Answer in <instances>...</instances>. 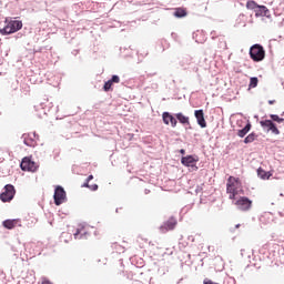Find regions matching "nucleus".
<instances>
[{"instance_id": "14", "label": "nucleus", "mask_w": 284, "mask_h": 284, "mask_svg": "<svg viewBox=\"0 0 284 284\" xmlns=\"http://www.w3.org/2000/svg\"><path fill=\"white\" fill-rule=\"evenodd\" d=\"M21 139L23 140V143L27 145V148H36L37 146V140L32 136V133H24L22 134Z\"/></svg>"}, {"instance_id": "28", "label": "nucleus", "mask_w": 284, "mask_h": 284, "mask_svg": "<svg viewBox=\"0 0 284 284\" xmlns=\"http://www.w3.org/2000/svg\"><path fill=\"white\" fill-rule=\"evenodd\" d=\"M112 85H114V84L110 80L105 81L104 85H103V91L110 92V90H112Z\"/></svg>"}, {"instance_id": "42", "label": "nucleus", "mask_w": 284, "mask_h": 284, "mask_svg": "<svg viewBox=\"0 0 284 284\" xmlns=\"http://www.w3.org/2000/svg\"><path fill=\"white\" fill-rule=\"evenodd\" d=\"M140 57H148V52L140 53Z\"/></svg>"}, {"instance_id": "13", "label": "nucleus", "mask_w": 284, "mask_h": 284, "mask_svg": "<svg viewBox=\"0 0 284 284\" xmlns=\"http://www.w3.org/2000/svg\"><path fill=\"white\" fill-rule=\"evenodd\" d=\"M255 17H266V19H270L272 14L270 13V9H267L264 4H257V9L255 10Z\"/></svg>"}, {"instance_id": "45", "label": "nucleus", "mask_w": 284, "mask_h": 284, "mask_svg": "<svg viewBox=\"0 0 284 284\" xmlns=\"http://www.w3.org/2000/svg\"><path fill=\"white\" fill-rule=\"evenodd\" d=\"M241 227V224L235 225V230H239Z\"/></svg>"}, {"instance_id": "31", "label": "nucleus", "mask_w": 284, "mask_h": 284, "mask_svg": "<svg viewBox=\"0 0 284 284\" xmlns=\"http://www.w3.org/2000/svg\"><path fill=\"white\" fill-rule=\"evenodd\" d=\"M89 190H91V192H97V190H99V184L89 185Z\"/></svg>"}, {"instance_id": "18", "label": "nucleus", "mask_w": 284, "mask_h": 284, "mask_svg": "<svg viewBox=\"0 0 284 284\" xmlns=\"http://www.w3.org/2000/svg\"><path fill=\"white\" fill-rule=\"evenodd\" d=\"M36 112H38L39 119H43L45 114H48L49 110H47L45 104L42 102L38 105H34Z\"/></svg>"}, {"instance_id": "1", "label": "nucleus", "mask_w": 284, "mask_h": 284, "mask_svg": "<svg viewBox=\"0 0 284 284\" xmlns=\"http://www.w3.org/2000/svg\"><path fill=\"white\" fill-rule=\"evenodd\" d=\"M242 185L241 179L234 178L232 175L229 176L226 181V194L231 201H234L239 194H243V189H240Z\"/></svg>"}, {"instance_id": "32", "label": "nucleus", "mask_w": 284, "mask_h": 284, "mask_svg": "<svg viewBox=\"0 0 284 284\" xmlns=\"http://www.w3.org/2000/svg\"><path fill=\"white\" fill-rule=\"evenodd\" d=\"M267 247H270V245L264 244V245L260 248V254H265V250H267Z\"/></svg>"}, {"instance_id": "29", "label": "nucleus", "mask_w": 284, "mask_h": 284, "mask_svg": "<svg viewBox=\"0 0 284 284\" xmlns=\"http://www.w3.org/2000/svg\"><path fill=\"white\" fill-rule=\"evenodd\" d=\"M109 81L112 82L113 84L114 83H119L121 81V78L119 75H116V74H113L111 77V79H109Z\"/></svg>"}, {"instance_id": "16", "label": "nucleus", "mask_w": 284, "mask_h": 284, "mask_svg": "<svg viewBox=\"0 0 284 284\" xmlns=\"http://www.w3.org/2000/svg\"><path fill=\"white\" fill-rule=\"evenodd\" d=\"M8 26L11 30V32L14 34V32H19L21 28H23V22L21 20H10L8 22Z\"/></svg>"}, {"instance_id": "35", "label": "nucleus", "mask_w": 284, "mask_h": 284, "mask_svg": "<svg viewBox=\"0 0 284 284\" xmlns=\"http://www.w3.org/2000/svg\"><path fill=\"white\" fill-rule=\"evenodd\" d=\"M82 187L90 189V182L85 180V182L82 184Z\"/></svg>"}, {"instance_id": "48", "label": "nucleus", "mask_w": 284, "mask_h": 284, "mask_svg": "<svg viewBox=\"0 0 284 284\" xmlns=\"http://www.w3.org/2000/svg\"><path fill=\"white\" fill-rule=\"evenodd\" d=\"M94 235L97 236V232H94Z\"/></svg>"}, {"instance_id": "34", "label": "nucleus", "mask_w": 284, "mask_h": 284, "mask_svg": "<svg viewBox=\"0 0 284 284\" xmlns=\"http://www.w3.org/2000/svg\"><path fill=\"white\" fill-rule=\"evenodd\" d=\"M42 284H52V282H50V280L43 277L42 278Z\"/></svg>"}, {"instance_id": "30", "label": "nucleus", "mask_w": 284, "mask_h": 284, "mask_svg": "<svg viewBox=\"0 0 284 284\" xmlns=\"http://www.w3.org/2000/svg\"><path fill=\"white\" fill-rule=\"evenodd\" d=\"M220 48L221 50H227V43L225 42V40L220 39Z\"/></svg>"}, {"instance_id": "19", "label": "nucleus", "mask_w": 284, "mask_h": 284, "mask_svg": "<svg viewBox=\"0 0 284 284\" xmlns=\"http://www.w3.org/2000/svg\"><path fill=\"white\" fill-rule=\"evenodd\" d=\"M192 39H194L195 43H204L205 41H207V38H205L203 31L193 32Z\"/></svg>"}, {"instance_id": "24", "label": "nucleus", "mask_w": 284, "mask_h": 284, "mask_svg": "<svg viewBox=\"0 0 284 284\" xmlns=\"http://www.w3.org/2000/svg\"><path fill=\"white\" fill-rule=\"evenodd\" d=\"M258 8V3H256V1L254 0H248L246 2V9L247 10H253L254 12H256V9Z\"/></svg>"}, {"instance_id": "8", "label": "nucleus", "mask_w": 284, "mask_h": 284, "mask_svg": "<svg viewBox=\"0 0 284 284\" xmlns=\"http://www.w3.org/2000/svg\"><path fill=\"white\" fill-rule=\"evenodd\" d=\"M261 128L264 130V132H272V134H281V130H278V126L276 123L272 122V120H262L260 121Z\"/></svg>"}, {"instance_id": "10", "label": "nucleus", "mask_w": 284, "mask_h": 284, "mask_svg": "<svg viewBox=\"0 0 284 284\" xmlns=\"http://www.w3.org/2000/svg\"><path fill=\"white\" fill-rule=\"evenodd\" d=\"M162 121L164 125H170L171 128H176L178 121H176V114H172L169 111H164L162 113Z\"/></svg>"}, {"instance_id": "37", "label": "nucleus", "mask_w": 284, "mask_h": 284, "mask_svg": "<svg viewBox=\"0 0 284 284\" xmlns=\"http://www.w3.org/2000/svg\"><path fill=\"white\" fill-rule=\"evenodd\" d=\"M71 54H73V57H77V54H79V50H73Z\"/></svg>"}, {"instance_id": "26", "label": "nucleus", "mask_w": 284, "mask_h": 284, "mask_svg": "<svg viewBox=\"0 0 284 284\" xmlns=\"http://www.w3.org/2000/svg\"><path fill=\"white\" fill-rule=\"evenodd\" d=\"M270 120L273 123H283L284 122V118L278 116V114H270Z\"/></svg>"}, {"instance_id": "15", "label": "nucleus", "mask_w": 284, "mask_h": 284, "mask_svg": "<svg viewBox=\"0 0 284 284\" xmlns=\"http://www.w3.org/2000/svg\"><path fill=\"white\" fill-rule=\"evenodd\" d=\"M175 119L178 123H181V125H183V128H187V125H190V116L183 114V112L175 113Z\"/></svg>"}, {"instance_id": "33", "label": "nucleus", "mask_w": 284, "mask_h": 284, "mask_svg": "<svg viewBox=\"0 0 284 284\" xmlns=\"http://www.w3.org/2000/svg\"><path fill=\"white\" fill-rule=\"evenodd\" d=\"M34 141H39V134L37 132L31 133Z\"/></svg>"}, {"instance_id": "27", "label": "nucleus", "mask_w": 284, "mask_h": 284, "mask_svg": "<svg viewBox=\"0 0 284 284\" xmlns=\"http://www.w3.org/2000/svg\"><path fill=\"white\" fill-rule=\"evenodd\" d=\"M257 85H258V78L257 77H252L250 79L248 88H256Z\"/></svg>"}, {"instance_id": "2", "label": "nucleus", "mask_w": 284, "mask_h": 284, "mask_svg": "<svg viewBox=\"0 0 284 284\" xmlns=\"http://www.w3.org/2000/svg\"><path fill=\"white\" fill-rule=\"evenodd\" d=\"M248 54L254 63H261L265 59V48L262 44L255 43L251 45Z\"/></svg>"}, {"instance_id": "38", "label": "nucleus", "mask_w": 284, "mask_h": 284, "mask_svg": "<svg viewBox=\"0 0 284 284\" xmlns=\"http://www.w3.org/2000/svg\"><path fill=\"white\" fill-rule=\"evenodd\" d=\"M276 103V100H268V105H274Z\"/></svg>"}, {"instance_id": "40", "label": "nucleus", "mask_w": 284, "mask_h": 284, "mask_svg": "<svg viewBox=\"0 0 284 284\" xmlns=\"http://www.w3.org/2000/svg\"><path fill=\"white\" fill-rule=\"evenodd\" d=\"M184 128H185V130H192V124L189 123V125H186V126H184Z\"/></svg>"}, {"instance_id": "6", "label": "nucleus", "mask_w": 284, "mask_h": 284, "mask_svg": "<svg viewBox=\"0 0 284 284\" xmlns=\"http://www.w3.org/2000/svg\"><path fill=\"white\" fill-rule=\"evenodd\" d=\"M199 161V155L190 154L181 158V163L184 168H192L194 172L199 171V166H196V162Z\"/></svg>"}, {"instance_id": "25", "label": "nucleus", "mask_w": 284, "mask_h": 284, "mask_svg": "<svg viewBox=\"0 0 284 284\" xmlns=\"http://www.w3.org/2000/svg\"><path fill=\"white\" fill-rule=\"evenodd\" d=\"M0 34H2V37H8V34H13L10 29V24L7 23L4 28L0 29Z\"/></svg>"}, {"instance_id": "21", "label": "nucleus", "mask_w": 284, "mask_h": 284, "mask_svg": "<svg viewBox=\"0 0 284 284\" xmlns=\"http://www.w3.org/2000/svg\"><path fill=\"white\" fill-rule=\"evenodd\" d=\"M186 14L187 10H185L184 8H175L173 12V17H175V19H185Z\"/></svg>"}, {"instance_id": "41", "label": "nucleus", "mask_w": 284, "mask_h": 284, "mask_svg": "<svg viewBox=\"0 0 284 284\" xmlns=\"http://www.w3.org/2000/svg\"><path fill=\"white\" fill-rule=\"evenodd\" d=\"M179 153L182 154V155H185V149H181V150L179 151Z\"/></svg>"}, {"instance_id": "9", "label": "nucleus", "mask_w": 284, "mask_h": 284, "mask_svg": "<svg viewBox=\"0 0 284 284\" xmlns=\"http://www.w3.org/2000/svg\"><path fill=\"white\" fill-rule=\"evenodd\" d=\"M235 205L241 212H248V210H252V200L247 196H240V199L235 201Z\"/></svg>"}, {"instance_id": "47", "label": "nucleus", "mask_w": 284, "mask_h": 284, "mask_svg": "<svg viewBox=\"0 0 284 284\" xmlns=\"http://www.w3.org/2000/svg\"><path fill=\"white\" fill-rule=\"evenodd\" d=\"M115 212L119 213V209H116Z\"/></svg>"}, {"instance_id": "23", "label": "nucleus", "mask_w": 284, "mask_h": 284, "mask_svg": "<svg viewBox=\"0 0 284 284\" xmlns=\"http://www.w3.org/2000/svg\"><path fill=\"white\" fill-rule=\"evenodd\" d=\"M256 139H258V134L252 132L246 138H244L243 143H245V145H248V143H254Z\"/></svg>"}, {"instance_id": "17", "label": "nucleus", "mask_w": 284, "mask_h": 284, "mask_svg": "<svg viewBox=\"0 0 284 284\" xmlns=\"http://www.w3.org/2000/svg\"><path fill=\"white\" fill-rule=\"evenodd\" d=\"M250 130H252V122L247 121L245 126L237 130V136H240V139H245V136H247V134L250 133Z\"/></svg>"}, {"instance_id": "39", "label": "nucleus", "mask_w": 284, "mask_h": 284, "mask_svg": "<svg viewBox=\"0 0 284 284\" xmlns=\"http://www.w3.org/2000/svg\"><path fill=\"white\" fill-rule=\"evenodd\" d=\"M92 179H94V175L90 174L88 178H87V181H92Z\"/></svg>"}, {"instance_id": "43", "label": "nucleus", "mask_w": 284, "mask_h": 284, "mask_svg": "<svg viewBox=\"0 0 284 284\" xmlns=\"http://www.w3.org/2000/svg\"><path fill=\"white\" fill-rule=\"evenodd\" d=\"M183 282V278H180L179 281H176V284H181Z\"/></svg>"}, {"instance_id": "7", "label": "nucleus", "mask_w": 284, "mask_h": 284, "mask_svg": "<svg viewBox=\"0 0 284 284\" xmlns=\"http://www.w3.org/2000/svg\"><path fill=\"white\" fill-rule=\"evenodd\" d=\"M176 225H179V221L174 215H171L166 221L163 222V224L160 226V232L162 234H165L168 232H172L176 229Z\"/></svg>"}, {"instance_id": "4", "label": "nucleus", "mask_w": 284, "mask_h": 284, "mask_svg": "<svg viewBox=\"0 0 284 284\" xmlns=\"http://www.w3.org/2000/svg\"><path fill=\"white\" fill-rule=\"evenodd\" d=\"M53 203L57 206L68 203V193H65V189H63V186L57 185L54 187Z\"/></svg>"}, {"instance_id": "22", "label": "nucleus", "mask_w": 284, "mask_h": 284, "mask_svg": "<svg viewBox=\"0 0 284 284\" xmlns=\"http://www.w3.org/2000/svg\"><path fill=\"white\" fill-rule=\"evenodd\" d=\"M74 239H88L90 236V233L88 231L83 232V226L80 229H77L75 233L73 234Z\"/></svg>"}, {"instance_id": "5", "label": "nucleus", "mask_w": 284, "mask_h": 284, "mask_svg": "<svg viewBox=\"0 0 284 284\" xmlns=\"http://www.w3.org/2000/svg\"><path fill=\"white\" fill-rule=\"evenodd\" d=\"M20 169L22 172H37L39 165L37 162L32 161V158L24 156L20 162Z\"/></svg>"}, {"instance_id": "20", "label": "nucleus", "mask_w": 284, "mask_h": 284, "mask_svg": "<svg viewBox=\"0 0 284 284\" xmlns=\"http://www.w3.org/2000/svg\"><path fill=\"white\" fill-rule=\"evenodd\" d=\"M257 176L262 179V181H267L272 176V172L263 170V168L257 169Z\"/></svg>"}, {"instance_id": "36", "label": "nucleus", "mask_w": 284, "mask_h": 284, "mask_svg": "<svg viewBox=\"0 0 284 284\" xmlns=\"http://www.w3.org/2000/svg\"><path fill=\"white\" fill-rule=\"evenodd\" d=\"M211 39H216V32L215 31L211 32Z\"/></svg>"}, {"instance_id": "46", "label": "nucleus", "mask_w": 284, "mask_h": 284, "mask_svg": "<svg viewBox=\"0 0 284 284\" xmlns=\"http://www.w3.org/2000/svg\"><path fill=\"white\" fill-rule=\"evenodd\" d=\"M270 41H271V43H274V41H276V39H271Z\"/></svg>"}, {"instance_id": "44", "label": "nucleus", "mask_w": 284, "mask_h": 284, "mask_svg": "<svg viewBox=\"0 0 284 284\" xmlns=\"http://www.w3.org/2000/svg\"><path fill=\"white\" fill-rule=\"evenodd\" d=\"M144 193H145V194H150V190L145 189V190H144Z\"/></svg>"}, {"instance_id": "12", "label": "nucleus", "mask_w": 284, "mask_h": 284, "mask_svg": "<svg viewBox=\"0 0 284 284\" xmlns=\"http://www.w3.org/2000/svg\"><path fill=\"white\" fill-rule=\"evenodd\" d=\"M2 226L6 230H14V227H21V219H7L2 222Z\"/></svg>"}, {"instance_id": "11", "label": "nucleus", "mask_w": 284, "mask_h": 284, "mask_svg": "<svg viewBox=\"0 0 284 284\" xmlns=\"http://www.w3.org/2000/svg\"><path fill=\"white\" fill-rule=\"evenodd\" d=\"M194 116H195L196 123H197V125H200V128H202V129L207 128V122L205 121V112L203 111V109L195 110Z\"/></svg>"}, {"instance_id": "3", "label": "nucleus", "mask_w": 284, "mask_h": 284, "mask_svg": "<svg viewBox=\"0 0 284 284\" xmlns=\"http://www.w3.org/2000/svg\"><path fill=\"white\" fill-rule=\"evenodd\" d=\"M17 194V189L12 184H6L0 193V201L2 203H10Z\"/></svg>"}]
</instances>
